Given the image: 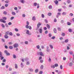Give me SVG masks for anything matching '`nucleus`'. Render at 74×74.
Returning <instances> with one entry per match:
<instances>
[{"instance_id": "obj_28", "label": "nucleus", "mask_w": 74, "mask_h": 74, "mask_svg": "<svg viewBox=\"0 0 74 74\" xmlns=\"http://www.w3.org/2000/svg\"><path fill=\"white\" fill-rule=\"evenodd\" d=\"M69 16H73V14L72 13H70L69 14Z\"/></svg>"}, {"instance_id": "obj_50", "label": "nucleus", "mask_w": 74, "mask_h": 74, "mask_svg": "<svg viewBox=\"0 0 74 74\" xmlns=\"http://www.w3.org/2000/svg\"><path fill=\"white\" fill-rule=\"evenodd\" d=\"M2 27H5V25L3 24H2L1 25Z\"/></svg>"}, {"instance_id": "obj_18", "label": "nucleus", "mask_w": 74, "mask_h": 74, "mask_svg": "<svg viewBox=\"0 0 74 74\" xmlns=\"http://www.w3.org/2000/svg\"><path fill=\"white\" fill-rule=\"evenodd\" d=\"M49 46L50 48H51V49H53V46H52V45H49Z\"/></svg>"}, {"instance_id": "obj_36", "label": "nucleus", "mask_w": 74, "mask_h": 74, "mask_svg": "<svg viewBox=\"0 0 74 74\" xmlns=\"http://www.w3.org/2000/svg\"><path fill=\"white\" fill-rule=\"evenodd\" d=\"M72 65H73V63H72V62H71L69 64V66H72Z\"/></svg>"}, {"instance_id": "obj_39", "label": "nucleus", "mask_w": 74, "mask_h": 74, "mask_svg": "<svg viewBox=\"0 0 74 74\" xmlns=\"http://www.w3.org/2000/svg\"><path fill=\"white\" fill-rule=\"evenodd\" d=\"M69 54L70 55H72L73 53V52L72 51H71L69 52Z\"/></svg>"}, {"instance_id": "obj_59", "label": "nucleus", "mask_w": 74, "mask_h": 74, "mask_svg": "<svg viewBox=\"0 0 74 74\" xmlns=\"http://www.w3.org/2000/svg\"><path fill=\"white\" fill-rule=\"evenodd\" d=\"M25 61H27L28 60H29V58H25Z\"/></svg>"}, {"instance_id": "obj_43", "label": "nucleus", "mask_w": 74, "mask_h": 74, "mask_svg": "<svg viewBox=\"0 0 74 74\" xmlns=\"http://www.w3.org/2000/svg\"><path fill=\"white\" fill-rule=\"evenodd\" d=\"M6 62V60L5 59H4L2 60V62Z\"/></svg>"}, {"instance_id": "obj_62", "label": "nucleus", "mask_w": 74, "mask_h": 74, "mask_svg": "<svg viewBox=\"0 0 74 74\" xmlns=\"http://www.w3.org/2000/svg\"><path fill=\"white\" fill-rule=\"evenodd\" d=\"M1 58V60H3L4 59V57L2 56Z\"/></svg>"}, {"instance_id": "obj_58", "label": "nucleus", "mask_w": 74, "mask_h": 74, "mask_svg": "<svg viewBox=\"0 0 74 74\" xmlns=\"http://www.w3.org/2000/svg\"><path fill=\"white\" fill-rule=\"evenodd\" d=\"M62 36H65V34L64 33H62Z\"/></svg>"}, {"instance_id": "obj_31", "label": "nucleus", "mask_w": 74, "mask_h": 74, "mask_svg": "<svg viewBox=\"0 0 74 74\" xmlns=\"http://www.w3.org/2000/svg\"><path fill=\"white\" fill-rule=\"evenodd\" d=\"M48 16H51L52 15V13L51 12H49L48 13Z\"/></svg>"}, {"instance_id": "obj_20", "label": "nucleus", "mask_w": 74, "mask_h": 74, "mask_svg": "<svg viewBox=\"0 0 74 74\" xmlns=\"http://www.w3.org/2000/svg\"><path fill=\"white\" fill-rule=\"evenodd\" d=\"M12 14L13 15H16V13L14 12H12Z\"/></svg>"}, {"instance_id": "obj_12", "label": "nucleus", "mask_w": 74, "mask_h": 74, "mask_svg": "<svg viewBox=\"0 0 74 74\" xmlns=\"http://www.w3.org/2000/svg\"><path fill=\"white\" fill-rule=\"evenodd\" d=\"M48 29H50V25L48 24H47L46 25Z\"/></svg>"}, {"instance_id": "obj_64", "label": "nucleus", "mask_w": 74, "mask_h": 74, "mask_svg": "<svg viewBox=\"0 0 74 74\" xmlns=\"http://www.w3.org/2000/svg\"><path fill=\"white\" fill-rule=\"evenodd\" d=\"M60 69H63V66H62V65H60Z\"/></svg>"}, {"instance_id": "obj_24", "label": "nucleus", "mask_w": 74, "mask_h": 74, "mask_svg": "<svg viewBox=\"0 0 74 74\" xmlns=\"http://www.w3.org/2000/svg\"><path fill=\"white\" fill-rule=\"evenodd\" d=\"M66 14H67V13L66 12H63L62 13V15H66Z\"/></svg>"}, {"instance_id": "obj_11", "label": "nucleus", "mask_w": 74, "mask_h": 74, "mask_svg": "<svg viewBox=\"0 0 74 74\" xmlns=\"http://www.w3.org/2000/svg\"><path fill=\"white\" fill-rule=\"evenodd\" d=\"M54 32L55 33H57V31L56 30V29L54 28L53 29Z\"/></svg>"}, {"instance_id": "obj_49", "label": "nucleus", "mask_w": 74, "mask_h": 74, "mask_svg": "<svg viewBox=\"0 0 74 74\" xmlns=\"http://www.w3.org/2000/svg\"><path fill=\"white\" fill-rule=\"evenodd\" d=\"M8 25H12V23L11 22H9L8 23Z\"/></svg>"}, {"instance_id": "obj_48", "label": "nucleus", "mask_w": 74, "mask_h": 74, "mask_svg": "<svg viewBox=\"0 0 74 74\" xmlns=\"http://www.w3.org/2000/svg\"><path fill=\"white\" fill-rule=\"evenodd\" d=\"M14 19V17L12 16L10 18V20H13V19Z\"/></svg>"}, {"instance_id": "obj_5", "label": "nucleus", "mask_w": 74, "mask_h": 74, "mask_svg": "<svg viewBox=\"0 0 74 74\" xmlns=\"http://www.w3.org/2000/svg\"><path fill=\"white\" fill-rule=\"evenodd\" d=\"M0 21L1 22H3V23H6V21H4V20H3L2 19H0Z\"/></svg>"}, {"instance_id": "obj_15", "label": "nucleus", "mask_w": 74, "mask_h": 74, "mask_svg": "<svg viewBox=\"0 0 74 74\" xmlns=\"http://www.w3.org/2000/svg\"><path fill=\"white\" fill-rule=\"evenodd\" d=\"M13 59H16V55L14 54L13 55Z\"/></svg>"}, {"instance_id": "obj_22", "label": "nucleus", "mask_w": 74, "mask_h": 74, "mask_svg": "<svg viewBox=\"0 0 74 74\" xmlns=\"http://www.w3.org/2000/svg\"><path fill=\"white\" fill-rule=\"evenodd\" d=\"M9 48L10 49H13V47L12 46H10L9 47Z\"/></svg>"}, {"instance_id": "obj_1", "label": "nucleus", "mask_w": 74, "mask_h": 74, "mask_svg": "<svg viewBox=\"0 0 74 74\" xmlns=\"http://www.w3.org/2000/svg\"><path fill=\"white\" fill-rule=\"evenodd\" d=\"M27 25L25 26V27L26 29H29V30H32V27L29 25V22L28 21H27L26 23Z\"/></svg>"}, {"instance_id": "obj_55", "label": "nucleus", "mask_w": 74, "mask_h": 74, "mask_svg": "<svg viewBox=\"0 0 74 74\" xmlns=\"http://www.w3.org/2000/svg\"><path fill=\"white\" fill-rule=\"evenodd\" d=\"M45 22L46 23H48V21L47 19H45Z\"/></svg>"}, {"instance_id": "obj_7", "label": "nucleus", "mask_w": 74, "mask_h": 74, "mask_svg": "<svg viewBox=\"0 0 74 74\" xmlns=\"http://www.w3.org/2000/svg\"><path fill=\"white\" fill-rule=\"evenodd\" d=\"M54 2L56 4H58V2L57 0L54 1Z\"/></svg>"}, {"instance_id": "obj_30", "label": "nucleus", "mask_w": 74, "mask_h": 74, "mask_svg": "<svg viewBox=\"0 0 74 74\" xmlns=\"http://www.w3.org/2000/svg\"><path fill=\"white\" fill-rule=\"evenodd\" d=\"M25 44H26L27 45L29 44V42H28V41H25Z\"/></svg>"}, {"instance_id": "obj_34", "label": "nucleus", "mask_w": 74, "mask_h": 74, "mask_svg": "<svg viewBox=\"0 0 74 74\" xmlns=\"http://www.w3.org/2000/svg\"><path fill=\"white\" fill-rule=\"evenodd\" d=\"M35 71L36 73H38V69H36L35 70Z\"/></svg>"}, {"instance_id": "obj_46", "label": "nucleus", "mask_w": 74, "mask_h": 74, "mask_svg": "<svg viewBox=\"0 0 74 74\" xmlns=\"http://www.w3.org/2000/svg\"><path fill=\"white\" fill-rule=\"evenodd\" d=\"M52 5H49V9H52Z\"/></svg>"}, {"instance_id": "obj_26", "label": "nucleus", "mask_w": 74, "mask_h": 74, "mask_svg": "<svg viewBox=\"0 0 74 74\" xmlns=\"http://www.w3.org/2000/svg\"><path fill=\"white\" fill-rule=\"evenodd\" d=\"M51 67L52 68V69H54L55 68V65H51Z\"/></svg>"}, {"instance_id": "obj_63", "label": "nucleus", "mask_w": 74, "mask_h": 74, "mask_svg": "<svg viewBox=\"0 0 74 74\" xmlns=\"http://www.w3.org/2000/svg\"><path fill=\"white\" fill-rule=\"evenodd\" d=\"M15 30L16 32H18V29L17 28H15Z\"/></svg>"}, {"instance_id": "obj_8", "label": "nucleus", "mask_w": 74, "mask_h": 74, "mask_svg": "<svg viewBox=\"0 0 74 74\" xmlns=\"http://www.w3.org/2000/svg\"><path fill=\"white\" fill-rule=\"evenodd\" d=\"M29 71L30 72H33L34 70H33V69L32 68H29Z\"/></svg>"}, {"instance_id": "obj_27", "label": "nucleus", "mask_w": 74, "mask_h": 74, "mask_svg": "<svg viewBox=\"0 0 74 74\" xmlns=\"http://www.w3.org/2000/svg\"><path fill=\"white\" fill-rule=\"evenodd\" d=\"M40 56H43V53L41 52H40L39 53Z\"/></svg>"}, {"instance_id": "obj_13", "label": "nucleus", "mask_w": 74, "mask_h": 74, "mask_svg": "<svg viewBox=\"0 0 74 74\" xmlns=\"http://www.w3.org/2000/svg\"><path fill=\"white\" fill-rule=\"evenodd\" d=\"M40 68L41 70H43L44 69V66L42 65H41L40 66Z\"/></svg>"}, {"instance_id": "obj_54", "label": "nucleus", "mask_w": 74, "mask_h": 74, "mask_svg": "<svg viewBox=\"0 0 74 74\" xmlns=\"http://www.w3.org/2000/svg\"><path fill=\"white\" fill-rule=\"evenodd\" d=\"M42 73H43V72H42V71H41L39 72V74H42Z\"/></svg>"}, {"instance_id": "obj_14", "label": "nucleus", "mask_w": 74, "mask_h": 74, "mask_svg": "<svg viewBox=\"0 0 74 74\" xmlns=\"http://www.w3.org/2000/svg\"><path fill=\"white\" fill-rule=\"evenodd\" d=\"M26 34H29V35H30V34H29V30H26Z\"/></svg>"}, {"instance_id": "obj_57", "label": "nucleus", "mask_w": 74, "mask_h": 74, "mask_svg": "<svg viewBox=\"0 0 74 74\" xmlns=\"http://www.w3.org/2000/svg\"><path fill=\"white\" fill-rule=\"evenodd\" d=\"M51 36L52 34H51L50 33L49 34V37H51Z\"/></svg>"}, {"instance_id": "obj_29", "label": "nucleus", "mask_w": 74, "mask_h": 74, "mask_svg": "<svg viewBox=\"0 0 74 74\" xmlns=\"http://www.w3.org/2000/svg\"><path fill=\"white\" fill-rule=\"evenodd\" d=\"M67 25L69 26H70V25H71V23L70 22H67Z\"/></svg>"}, {"instance_id": "obj_3", "label": "nucleus", "mask_w": 74, "mask_h": 74, "mask_svg": "<svg viewBox=\"0 0 74 74\" xmlns=\"http://www.w3.org/2000/svg\"><path fill=\"white\" fill-rule=\"evenodd\" d=\"M14 48H17L19 47V45L18 43H15L14 45Z\"/></svg>"}, {"instance_id": "obj_2", "label": "nucleus", "mask_w": 74, "mask_h": 74, "mask_svg": "<svg viewBox=\"0 0 74 74\" xmlns=\"http://www.w3.org/2000/svg\"><path fill=\"white\" fill-rule=\"evenodd\" d=\"M4 52L5 53L6 56H10L11 55L10 53L8 52V51L7 50H5L4 51Z\"/></svg>"}, {"instance_id": "obj_38", "label": "nucleus", "mask_w": 74, "mask_h": 74, "mask_svg": "<svg viewBox=\"0 0 74 74\" xmlns=\"http://www.w3.org/2000/svg\"><path fill=\"white\" fill-rule=\"evenodd\" d=\"M2 56H3V55H2V53L1 52V51H0V58H1Z\"/></svg>"}, {"instance_id": "obj_17", "label": "nucleus", "mask_w": 74, "mask_h": 74, "mask_svg": "<svg viewBox=\"0 0 74 74\" xmlns=\"http://www.w3.org/2000/svg\"><path fill=\"white\" fill-rule=\"evenodd\" d=\"M32 20H33V21H35L36 20V17H35V16H33V17H32Z\"/></svg>"}, {"instance_id": "obj_56", "label": "nucleus", "mask_w": 74, "mask_h": 74, "mask_svg": "<svg viewBox=\"0 0 74 74\" xmlns=\"http://www.w3.org/2000/svg\"><path fill=\"white\" fill-rule=\"evenodd\" d=\"M16 35L17 36L19 37V36H20V34H19V33H17L16 34Z\"/></svg>"}, {"instance_id": "obj_4", "label": "nucleus", "mask_w": 74, "mask_h": 74, "mask_svg": "<svg viewBox=\"0 0 74 74\" xmlns=\"http://www.w3.org/2000/svg\"><path fill=\"white\" fill-rule=\"evenodd\" d=\"M40 25H41V24L40 23H39L37 24V27L38 29L40 27Z\"/></svg>"}, {"instance_id": "obj_42", "label": "nucleus", "mask_w": 74, "mask_h": 74, "mask_svg": "<svg viewBox=\"0 0 74 74\" xmlns=\"http://www.w3.org/2000/svg\"><path fill=\"white\" fill-rule=\"evenodd\" d=\"M26 64H27V65H29V64H30V62H27Z\"/></svg>"}, {"instance_id": "obj_32", "label": "nucleus", "mask_w": 74, "mask_h": 74, "mask_svg": "<svg viewBox=\"0 0 74 74\" xmlns=\"http://www.w3.org/2000/svg\"><path fill=\"white\" fill-rule=\"evenodd\" d=\"M37 8L38 9L40 8V5L39 3H38V5H37Z\"/></svg>"}, {"instance_id": "obj_53", "label": "nucleus", "mask_w": 74, "mask_h": 74, "mask_svg": "<svg viewBox=\"0 0 74 74\" xmlns=\"http://www.w3.org/2000/svg\"><path fill=\"white\" fill-rule=\"evenodd\" d=\"M22 16L23 17L25 18V16H26V15H25V14H22Z\"/></svg>"}, {"instance_id": "obj_16", "label": "nucleus", "mask_w": 74, "mask_h": 74, "mask_svg": "<svg viewBox=\"0 0 74 74\" xmlns=\"http://www.w3.org/2000/svg\"><path fill=\"white\" fill-rule=\"evenodd\" d=\"M64 42L65 43H67V42H69V39H66L65 40Z\"/></svg>"}, {"instance_id": "obj_51", "label": "nucleus", "mask_w": 74, "mask_h": 74, "mask_svg": "<svg viewBox=\"0 0 74 74\" xmlns=\"http://www.w3.org/2000/svg\"><path fill=\"white\" fill-rule=\"evenodd\" d=\"M5 26L7 27H9L8 25V24H7V23L5 24Z\"/></svg>"}, {"instance_id": "obj_52", "label": "nucleus", "mask_w": 74, "mask_h": 74, "mask_svg": "<svg viewBox=\"0 0 74 74\" xmlns=\"http://www.w3.org/2000/svg\"><path fill=\"white\" fill-rule=\"evenodd\" d=\"M3 19H4V20H6L7 19V18L5 17H3Z\"/></svg>"}, {"instance_id": "obj_41", "label": "nucleus", "mask_w": 74, "mask_h": 74, "mask_svg": "<svg viewBox=\"0 0 74 74\" xmlns=\"http://www.w3.org/2000/svg\"><path fill=\"white\" fill-rule=\"evenodd\" d=\"M8 44L9 45H11L12 44V42H8Z\"/></svg>"}, {"instance_id": "obj_60", "label": "nucleus", "mask_w": 74, "mask_h": 74, "mask_svg": "<svg viewBox=\"0 0 74 74\" xmlns=\"http://www.w3.org/2000/svg\"><path fill=\"white\" fill-rule=\"evenodd\" d=\"M5 6L6 7H7L8 6V4H6L5 5Z\"/></svg>"}, {"instance_id": "obj_47", "label": "nucleus", "mask_w": 74, "mask_h": 74, "mask_svg": "<svg viewBox=\"0 0 74 74\" xmlns=\"http://www.w3.org/2000/svg\"><path fill=\"white\" fill-rule=\"evenodd\" d=\"M40 46L39 45H38L36 46V48L37 49H40Z\"/></svg>"}, {"instance_id": "obj_35", "label": "nucleus", "mask_w": 74, "mask_h": 74, "mask_svg": "<svg viewBox=\"0 0 74 74\" xmlns=\"http://www.w3.org/2000/svg\"><path fill=\"white\" fill-rule=\"evenodd\" d=\"M58 31H61V28H60V27H58Z\"/></svg>"}, {"instance_id": "obj_9", "label": "nucleus", "mask_w": 74, "mask_h": 74, "mask_svg": "<svg viewBox=\"0 0 74 74\" xmlns=\"http://www.w3.org/2000/svg\"><path fill=\"white\" fill-rule=\"evenodd\" d=\"M68 31L70 33H71L73 32V29L71 28H69L68 29Z\"/></svg>"}, {"instance_id": "obj_21", "label": "nucleus", "mask_w": 74, "mask_h": 74, "mask_svg": "<svg viewBox=\"0 0 74 74\" xmlns=\"http://www.w3.org/2000/svg\"><path fill=\"white\" fill-rule=\"evenodd\" d=\"M4 37L5 38L7 39L8 38V36H7V35L5 34V35L4 36Z\"/></svg>"}, {"instance_id": "obj_6", "label": "nucleus", "mask_w": 74, "mask_h": 74, "mask_svg": "<svg viewBox=\"0 0 74 74\" xmlns=\"http://www.w3.org/2000/svg\"><path fill=\"white\" fill-rule=\"evenodd\" d=\"M20 2L22 3V4H24L25 3V0H20Z\"/></svg>"}, {"instance_id": "obj_23", "label": "nucleus", "mask_w": 74, "mask_h": 74, "mask_svg": "<svg viewBox=\"0 0 74 74\" xmlns=\"http://www.w3.org/2000/svg\"><path fill=\"white\" fill-rule=\"evenodd\" d=\"M39 31L40 33H42V29H40L39 30Z\"/></svg>"}, {"instance_id": "obj_44", "label": "nucleus", "mask_w": 74, "mask_h": 74, "mask_svg": "<svg viewBox=\"0 0 74 74\" xmlns=\"http://www.w3.org/2000/svg\"><path fill=\"white\" fill-rule=\"evenodd\" d=\"M54 66L56 67H58V64H55Z\"/></svg>"}, {"instance_id": "obj_45", "label": "nucleus", "mask_w": 74, "mask_h": 74, "mask_svg": "<svg viewBox=\"0 0 74 74\" xmlns=\"http://www.w3.org/2000/svg\"><path fill=\"white\" fill-rule=\"evenodd\" d=\"M43 29L44 30H47V28L46 27H45L43 28Z\"/></svg>"}, {"instance_id": "obj_25", "label": "nucleus", "mask_w": 74, "mask_h": 74, "mask_svg": "<svg viewBox=\"0 0 74 74\" xmlns=\"http://www.w3.org/2000/svg\"><path fill=\"white\" fill-rule=\"evenodd\" d=\"M24 66V65H23V63H22V62H21V67H22V68Z\"/></svg>"}, {"instance_id": "obj_40", "label": "nucleus", "mask_w": 74, "mask_h": 74, "mask_svg": "<svg viewBox=\"0 0 74 74\" xmlns=\"http://www.w3.org/2000/svg\"><path fill=\"white\" fill-rule=\"evenodd\" d=\"M57 15L58 16H60L61 15V13L60 12H58L57 13Z\"/></svg>"}, {"instance_id": "obj_33", "label": "nucleus", "mask_w": 74, "mask_h": 74, "mask_svg": "<svg viewBox=\"0 0 74 74\" xmlns=\"http://www.w3.org/2000/svg\"><path fill=\"white\" fill-rule=\"evenodd\" d=\"M9 35L10 36H13V34H12V33L11 32H10L9 33Z\"/></svg>"}, {"instance_id": "obj_61", "label": "nucleus", "mask_w": 74, "mask_h": 74, "mask_svg": "<svg viewBox=\"0 0 74 74\" xmlns=\"http://www.w3.org/2000/svg\"><path fill=\"white\" fill-rule=\"evenodd\" d=\"M3 14H4V15H6V14H7V12H6L5 11H4L3 12Z\"/></svg>"}, {"instance_id": "obj_19", "label": "nucleus", "mask_w": 74, "mask_h": 74, "mask_svg": "<svg viewBox=\"0 0 74 74\" xmlns=\"http://www.w3.org/2000/svg\"><path fill=\"white\" fill-rule=\"evenodd\" d=\"M15 67L16 69H18V65H17L16 64H15Z\"/></svg>"}, {"instance_id": "obj_37", "label": "nucleus", "mask_w": 74, "mask_h": 74, "mask_svg": "<svg viewBox=\"0 0 74 74\" xmlns=\"http://www.w3.org/2000/svg\"><path fill=\"white\" fill-rule=\"evenodd\" d=\"M5 8H4V6H3L1 8V10H3V9H4Z\"/></svg>"}, {"instance_id": "obj_10", "label": "nucleus", "mask_w": 74, "mask_h": 74, "mask_svg": "<svg viewBox=\"0 0 74 74\" xmlns=\"http://www.w3.org/2000/svg\"><path fill=\"white\" fill-rule=\"evenodd\" d=\"M38 4V3H37L36 2L34 3L33 4L34 6V7H36V6H37Z\"/></svg>"}]
</instances>
